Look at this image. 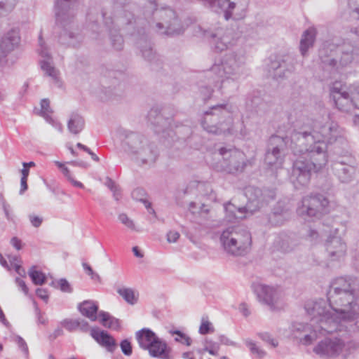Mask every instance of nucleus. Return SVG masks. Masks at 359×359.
I'll return each instance as SVG.
<instances>
[{
  "mask_svg": "<svg viewBox=\"0 0 359 359\" xmlns=\"http://www.w3.org/2000/svg\"><path fill=\"white\" fill-rule=\"evenodd\" d=\"M345 141L337 123L304 117L297 121L290 135V148L294 158L290 179L296 189L309 184L312 172L328 161L327 144Z\"/></svg>",
  "mask_w": 359,
  "mask_h": 359,
  "instance_id": "f257e3e1",
  "label": "nucleus"
},
{
  "mask_svg": "<svg viewBox=\"0 0 359 359\" xmlns=\"http://www.w3.org/2000/svg\"><path fill=\"white\" fill-rule=\"evenodd\" d=\"M136 6L133 4H126L123 0H116L112 6L110 14L102 13L105 26L109 33L111 45L116 50L123 48L124 41L118 33L125 29L131 35L144 34L146 26L162 36L175 37L184 34L187 29L177 13L170 6L160 8L154 1H149L143 8L144 18H134L133 11Z\"/></svg>",
  "mask_w": 359,
  "mask_h": 359,
  "instance_id": "f03ea898",
  "label": "nucleus"
},
{
  "mask_svg": "<svg viewBox=\"0 0 359 359\" xmlns=\"http://www.w3.org/2000/svg\"><path fill=\"white\" fill-rule=\"evenodd\" d=\"M329 306L325 302V311L332 319L337 320L339 327L348 328L356 335L359 334V304L354 282L351 278L339 277L332 280L327 293Z\"/></svg>",
  "mask_w": 359,
  "mask_h": 359,
  "instance_id": "7ed1b4c3",
  "label": "nucleus"
},
{
  "mask_svg": "<svg viewBox=\"0 0 359 359\" xmlns=\"http://www.w3.org/2000/svg\"><path fill=\"white\" fill-rule=\"evenodd\" d=\"M304 308L311 316L310 323L296 322L292 325V334L302 344L310 345L318 338V334L325 335L337 330V320L332 319L329 313H326L324 299L307 302Z\"/></svg>",
  "mask_w": 359,
  "mask_h": 359,
  "instance_id": "20e7f679",
  "label": "nucleus"
},
{
  "mask_svg": "<svg viewBox=\"0 0 359 359\" xmlns=\"http://www.w3.org/2000/svg\"><path fill=\"white\" fill-rule=\"evenodd\" d=\"M245 57L241 52H229L220 62L212 66L210 72L222 78L219 90L223 94H231L238 89V81L245 74Z\"/></svg>",
  "mask_w": 359,
  "mask_h": 359,
  "instance_id": "39448f33",
  "label": "nucleus"
},
{
  "mask_svg": "<svg viewBox=\"0 0 359 359\" xmlns=\"http://www.w3.org/2000/svg\"><path fill=\"white\" fill-rule=\"evenodd\" d=\"M75 11V0H56V23L61 29L58 41L67 46L76 47L83 41V36L74 23Z\"/></svg>",
  "mask_w": 359,
  "mask_h": 359,
  "instance_id": "423d86ee",
  "label": "nucleus"
},
{
  "mask_svg": "<svg viewBox=\"0 0 359 359\" xmlns=\"http://www.w3.org/2000/svg\"><path fill=\"white\" fill-rule=\"evenodd\" d=\"M122 147L131 160L139 165L151 166L158 156L156 144L140 133L124 131Z\"/></svg>",
  "mask_w": 359,
  "mask_h": 359,
  "instance_id": "0eeeda50",
  "label": "nucleus"
},
{
  "mask_svg": "<svg viewBox=\"0 0 359 359\" xmlns=\"http://www.w3.org/2000/svg\"><path fill=\"white\" fill-rule=\"evenodd\" d=\"M348 328L339 327V332L336 336L325 337L320 340L313 348V352L323 358H337L340 355L346 356L351 351L359 348V334L355 335Z\"/></svg>",
  "mask_w": 359,
  "mask_h": 359,
  "instance_id": "6e6552de",
  "label": "nucleus"
},
{
  "mask_svg": "<svg viewBox=\"0 0 359 359\" xmlns=\"http://www.w3.org/2000/svg\"><path fill=\"white\" fill-rule=\"evenodd\" d=\"M319 55L323 63L339 69L358 61L359 47L349 40L340 44L327 41L320 50Z\"/></svg>",
  "mask_w": 359,
  "mask_h": 359,
  "instance_id": "1a4fd4ad",
  "label": "nucleus"
},
{
  "mask_svg": "<svg viewBox=\"0 0 359 359\" xmlns=\"http://www.w3.org/2000/svg\"><path fill=\"white\" fill-rule=\"evenodd\" d=\"M219 241L225 253L233 257L247 255L252 242L251 233L243 226H227L220 232Z\"/></svg>",
  "mask_w": 359,
  "mask_h": 359,
  "instance_id": "9d476101",
  "label": "nucleus"
},
{
  "mask_svg": "<svg viewBox=\"0 0 359 359\" xmlns=\"http://www.w3.org/2000/svg\"><path fill=\"white\" fill-rule=\"evenodd\" d=\"M232 107L228 103L212 106L204 113L203 128L210 133L222 134L229 132L232 123Z\"/></svg>",
  "mask_w": 359,
  "mask_h": 359,
  "instance_id": "9b49d317",
  "label": "nucleus"
},
{
  "mask_svg": "<svg viewBox=\"0 0 359 359\" xmlns=\"http://www.w3.org/2000/svg\"><path fill=\"white\" fill-rule=\"evenodd\" d=\"M245 195L248 198L246 205L236 208L233 204L228 203L224 205L226 218L229 222H238L260 208L264 201L262 190L257 187H250L245 189Z\"/></svg>",
  "mask_w": 359,
  "mask_h": 359,
  "instance_id": "f8f14e48",
  "label": "nucleus"
},
{
  "mask_svg": "<svg viewBox=\"0 0 359 359\" xmlns=\"http://www.w3.org/2000/svg\"><path fill=\"white\" fill-rule=\"evenodd\" d=\"M297 211L304 219L315 222L330 212V201L320 194L306 196L303 198L302 205Z\"/></svg>",
  "mask_w": 359,
  "mask_h": 359,
  "instance_id": "ddd939ff",
  "label": "nucleus"
},
{
  "mask_svg": "<svg viewBox=\"0 0 359 359\" xmlns=\"http://www.w3.org/2000/svg\"><path fill=\"white\" fill-rule=\"evenodd\" d=\"M218 151L222 159L215 165L217 171L235 174L244 170L246 157L243 151L231 146L222 147Z\"/></svg>",
  "mask_w": 359,
  "mask_h": 359,
  "instance_id": "4468645a",
  "label": "nucleus"
},
{
  "mask_svg": "<svg viewBox=\"0 0 359 359\" xmlns=\"http://www.w3.org/2000/svg\"><path fill=\"white\" fill-rule=\"evenodd\" d=\"M290 137L272 135L268 141L267 149L265 154L266 164L276 167L280 166L285 156L287 147H290Z\"/></svg>",
  "mask_w": 359,
  "mask_h": 359,
  "instance_id": "2eb2a0df",
  "label": "nucleus"
},
{
  "mask_svg": "<svg viewBox=\"0 0 359 359\" xmlns=\"http://www.w3.org/2000/svg\"><path fill=\"white\" fill-rule=\"evenodd\" d=\"M331 170L339 182L348 184L355 179L357 163L351 155L339 156L332 162Z\"/></svg>",
  "mask_w": 359,
  "mask_h": 359,
  "instance_id": "dca6fc26",
  "label": "nucleus"
},
{
  "mask_svg": "<svg viewBox=\"0 0 359 359\" xmlns=\"http://www.w3.org/2000/svg\"><path fill=\"white\" fill-rule=\"evenodd\" d=\"M254 291L259 302L268 306L271 310L276 308L283 297V292L278 286L257 283L254 285Z\"/></svg>",
  "mask_w": 359,
  "mask_h": 359,
  "instance_id": "f3484780",
  "label": "nucleus"
},
{
  "mask_svg": "<svg viewBox=\"0 0 359 359\" xmlns=\"http://www.w3.org/2000/svg\"><path fill=\"white\" fill-rule=\"evenodd\" d=\"M325 246L327 257L332 261L341 260L346 255L347 245L339 235V229H335L334 231H330Z\"/></svg>",
  "mask_w": 359,
  "mask_h": 359,
  "instance_id": "a211bd4d",
  "label": "nucleus"
},
{
  "mask_svg": "<svg viewBox=\"0 0 359 359\" xmlns=\"http://www.w3.org/2000/svg\"><path fill=\"white\" fill-rule=\"evenodd\" d=\"M204 37L210 40V43L216 51L222 52L231 46L234 43L231 30L217 29L215 32L203 30Z\"/></svg>",
  "mask_w": 359,
  "mask_h": 359,
  "instance_id": "6ab92c4d",
  "label": "nucleus"
},
{
  "mask_svg": "<svg viewBox=\"0 0 359 359\" xmlns=\"http://www.w3.org/2000/svg\"><path fill=\"white\" fill-rule=\"evenodd\" d=\"M330 95L335 106L341 111L348 113L357 108L354 95L351 97L340 82L337 81L333 83L330 89Z\"/></svg>",
  "mask_w": 359,
  "mask_h": 359,
  "instance_id": "aec40b11",
  "label": "nucleus"
},
{
  "mask_svg": "<svg viewBox=\"0 0 359 359\" xmlns=\"http://www.w3.org/2000/svg\"><path fill=\"white\" fill-rule=\"evenodd\" d=\"M294 71L293 60L289 56L276 57L269 65V72L274 79L287 78Z\"/></svg>",
  "mask_w": 359,
  "mask_h": 359,
  "instance_id": "412c9836",
  "label": "nucleus"
},
{
  "mask_svg": "<svg viewBox=\"0 0 359 359\" xmlns=\"http://www.w3.org/2000/svg\"><path fill=\"white\" fill-rule=\"evenodd\" d=\"M148 119L156 133L165 132L171 127L172 122V118L165 117L158 107L151 109L148 114Z\"/></svg>",
  "mask_w": 359,
  "mask_h": 359,
  "instance_id": "4be33fe9",
  "label": "nucleus"
},
{
  "mask_svg": "<svg viewBox=\"0 0 359 359\" xmlns=\"http://www.w3.org/2000/svg\"><path fill=\"white\" fill-rule=\"evenodd\" d=\"M20 41V36L18 30L11 29L7 32L0 40V60L14 50Z\"/></svg>",
  "mask_w": 359,
  "mask_h": 359,
  "instance_id": "5701e85b",
  "label": "nucleus"
},
{
  "mask_svg": "<svg viewBox=\"0 0 359 359\" xmlns=\"http://www.w3.org/2000/svg\"><path fill=\"white\" fill-rule=\"evenodd\" d=\"M137 46L140 48L142 57L156 66L161 65V60L154 52L151 42L147 36H140L137 41Z\"/></svg>",
  "mask_w": 359,
  "mask_h": 359,
  "instance_id": "b1692460",
  "label": "nucleus"
},
{
  "mask_svg": "<svg viewBox=\"0 0 359 359\" xmlns=\"http://www.w3.org/2000/svg\"><path fill=\"white\" fill-rule=\"evenodd\" d=\"M39 45L41 46L39 54L43 58L40 62L41 68L46 75L51 77L55 82H57V70L53 66L50 55L48 50L43 47L41 36H39Z\"/></svg>",
  "mask_w": 359,
  "mask_h": 359,
  "instance_id": "393cba45",
  "label": "nucleus"
},
{
  "mask_svg": "<svg viewBox=\"0 0 359 359\" xmlns=\"http://www.w3.org/2000/svg\"><path fill=\"white\" fill-rule=\"evenodd\" d=\"M90 334L97 343L105 347L108 351L113 352L116 348L115 339L107 331L100 330L99 328H92Z\"/></svg>",
  "mask_w": 359,
  "mask_h": 359,
  "instance_id": "a878e982",
  "label": "nucleus"
},
{
  "mask_svg": "<svg viewBox=\"0 0 359 359\" xmlns=\"http://www.w3.org/2000/svg\"><path fill=\"white\" fill-rule=\"evenodd\" d=\"M188 209L192 215L201 218L202 220H210L214 216L212 210L205 201L190 202Z\"/></svg>",
  "mask_w": 359,
  "mask_h": 359,
  "instance_id": "bb28decb",
  "label": "nucleus"
},
{
  "mask_svg": "<svg viewBox=\"0 0 359 359\" xmlns=\"http://www.w3.org/2000/svg\"><path fill=\"white\" fill-rule=\"evenodd\" d=\"M195 187L202 196L207 198V200L210 201H214L216 199V194L213 191L210 184L208 182L196 180L191 181L190 182L189 186L186 189H183V194H188L189 189Z\"/></svg>",
  "mask_w": 359,
  "mask_h": 359,
  "instance_id": "cd10ccee",
  "label": "nucleus"
},
{
  "mask_svg": "<svg viewBox=\"0 0 359 359\" xmlns=\"http://www.w3.org/2000/svg\"><path fill=\"white\" fill-rule=\"evenodd\" d=\"M147 350L151 357L163 359L168 358L170 352V349L168 347L167 344L158 337L155 339V342L152 343Z\"/></svg>",
  "mask_w": 359,
  "mask_h": 359,
  "instance_id": "c85d7f7f",
  "label": "nucleus"
},
{
  "mask_svg": "<svg viewBox=\"0 0 359 359\" xmlns=\"http://www.w3.org/2000/svg\"><path fill=\"white\" fill-rule=\"evenodd\" d=\"M156 334L149 328H143L135 333V338L140 347L144 350L149 348L155 342Z\"/></svg>",
  "mask_w": 359,
  "mask_h": 359,
  "instance_id": "c756f323",
  "label": "nucleus"
},
{
  "mask_svg": "<svg viewBox=\"0 0 359 359\" xmlns=\"http://www.w3.org/2000/svg\"><path fill=\"white\" fill-rule=\"evenodd\" d=\"M78 309L83 316L89 318L91 321H95L97 320L98 305L95 302L85 300L79 304Z\"/></svg>",
  "mask_w": 359,
  "mask_h": 359,
  "instance_id": "7c9ffc66",
  "label": "nucleus"
},
{
  "mask_svg": "<svg viewBox=\"0 0 359 359\" xmlns=\"http://www.w3.org/2000/svg\"><path fill=\"white\" fill-rule=\"evenodd\" d=\"M85 126L84 118L77 113H72L67 122L69 131L74 135L80 133Z\"/></svg>",
  "mask_w": 359,
  "mask_h": 359,
  "instance_id": "2f4dec72",
  "label": "nucleus"
},
{
  "mask_svg": "<svg viewBox=\"0 0 359 359\" xmlns=\"http://www.w3.org/2000/svg\"><path fill=\"white\" fill-rule=\"evenodd\" d=\"M289 209L288 206L283 205L280 201L278 202L270 216V222H284L287 221V217L290 216Z\"/></svg>",
  "mask_w": 359,
  "mask_h": 359,
  "instance_id": "473e14b6",
  "label": "nucleus"
},
{
  "mask_svg": "<svg viewBox=\"0 0 359 359\" xmlns=\"http://www.w3.org/2000/svg\"><path fill=\"white\" fill-rule=\"evenodd\" d=\"M62 325L67 330L72 332L77 329L82 332H88L89 330L88 323L81 318L78 319H65L61 322Z\"/></svg>",
  "mask_w": 359,
  "mask_h": 359,
  "instance_id": "72a5a7b5",
  "label": "nucleus"
},
{
  "mask_svg": "<svg viewBox=\"0 0 359 359\" xmlns=\"http://www.w3.org/2000/svg\"><path fill=\"white\" fill-rule=\"evenodd\" d=\"M100 322L105 327L118 330L121 327L120 320L118 318L111 316L109 313L101 311L99 313Z\"/></svg>",
  "mask_w": 359,
  "mask_h": 359,
  "instance_id": "f704fd0d",
  "label": "nucleus"
},
{
  "mask_svg": "<svg viewBox=\"0 0 359 359\" xmlns=\"http://www.w3.org/2000/svg\"><path fill=\"white\" fill-rule=\"evenodd\" d=\"M315 39V30L309 29L306 30L300 41V51L304 55L309 48L313 46Z\"/></svg>",
  "mask_w": 359,
  "mask_h": 359,
  "instance_id": "c9c22d12",
  "label": "nucleus"
},
{
  "mask_svg": "<svg viewBox=\"0 0 359 359\" xmlns=\"http://www.w3.org/2000/svg\"><path fill=\"white\" fill-rule=\"evenodd\" d=\"M132 198L134 200L142 202L149 212H154L151 208V203L147 198V193L142 188H136L131 193Z\"/></svg>",
  "mask_w": 359,
  "mask_h": 359,
  "instance_id": "e433bc0d",
  "label": "nucleus"
},
{
  "mask_svg": "<svg viewBox=\"0 0 359 359\" xmlns=\"http://www.w3.org/2000/svg\"><path fill=\"white\" fill-rule=\"evenodd\" d=\"M117 292L129 304L134 305L137 302L138 294L131 288H118Z\"/></svg>",
  "mask_w": 359,
  "mask_h": 359,
  "instance_id": "4c0bfd02",
  "label": "nucleus"
},
{
  "mask_svg": "<svg viewBox=\"0 0 359 359\" xmlns=\"http://www.w3.org/2000/svg\"><path fill=\"white\" fill-rule=\"evenodd\" d=\"M36 266H33L29 271L28 273L32 282L35 285H41L46 283V275L41 271L35 269Z\"/></svg>",
  "mask_w": 359,
  "mask_h": 359,
  "instance_id": "58836bf2",
  "label": "nucleus"
},
{
  "mask_svg": "<svg viewBox=\"0 0 359 359\" xmlns=\"http://www.w3.org/2000/svg\"><path fill=\"white\" fill-rule=\"evenodd\" d=\"M15 0H6L0 1V15H5L11 13L15 8Z\"/></svg>",
  "mask_w": 359,
  "mask_h": 359,
  "instance_id": "ea45409f",
  "label": "nucleus"
},
{
  "mask_svg": "<svg viewBox=\"0 0 359 359\" xmlns=\"http://www.w3.org/2000/svg\"><path fill=\"white\" fill-rule=\"evenodd\" d=\"M170 333L172 335H177V337H175V340L177 342H180L183 344H185L187 346H190L191 344L192 340L191 339L186 335L184 333L180 330H170Z\"/></svg>",
  "mask_w": 359,
  "mask_h": 359,
  "instance_id": "a19ab883",
  "label": "nucleus"
},
{
  "mask_svg": "<svg viewBox=\"0 0 359 359\" xmlns=\"http://www.w3.org/2000/svg\"><path fill=\"white\" fill-rule=\"evenodd\" d=\"M41 115L46 118V120L52 123L53 121V118L48 115V114L52 113V110L50 108V102L48 99H43L41 102Z\"/></svg>",
  "mask_w": 359,
  "mask_h": 359,
  "instance_id": "79ce46f5",
  "label": "nucleus"
},
{
  "mask_svg": "<svg viewBox=\"0 0 359 359\" xmlns=\"http://www.w3.org/2000/svg\"><path fill=\"white\" fill-rule=\"evenodd\" d=\"M215 330L212 323L208 320H205L204 318H202L201 324L199 327V333L201 334H207L210 332H213Z\"/></svg>",
  "mask_w": 359,
  "mask_h": 359,
  "instance_id": "37998d69",
  "label": "nucleus"
},
{
  "mask_svg": "<svg viewBox=\"0 0 359 359\" xmlns=\"http://www.w3.org/2000/svg\"><path fill=\"white\" fill-rule=\"evenodd\" d=\"M245 344L249 347L250 351L253 354H257L259 357L262 358L265 355L266 353L263 350L259 348L256 344L251 340H246Z\"/></svg>",
  "mask_w": 359,
  "mask_h": 359,
  "instance_id": "c03bdc74",
  "label": "nucleus"
},
{
  "mask_svg": "<svg viewBox=\"0 0 359 359\" xmlns=\"http://www.w3.org/2000/svg\"><path fill=\"white\" fill-rule=\"evenodd\" d=\"M120 347L122 353L126 355L130 356L133 353V348L131 343L128 339H123L120 344Z\"/></svg>",
  "mask_w": 359,
  "mask_h": 359,
  "instance_id": "a18cd8bd",
  "label": "nucleus"
},
{
  "mask_svg": "<svg viewBox=\"0 0 359 359\" xmlns=\"http://www.w3.org/2000/svg\"><path fill=\"white\" fill-rule=\"evenodd\" d=\"M82 266L86 273L90 276L91 279L100 282V276L97 273L94 272V271L88 264L83 262Z\"/></svg>",
  "mask_w": 359,
  "mask_h": 359,
  "instance_id": "49530a36",
  "label": "nucleus"
},
{
  "mask_svg": "<svg viewBox=\"0 0 359 359\" xmlns=\"http://www.w3.org/2000/svg\"><path fill=\"white\" fill-rule=\"evenodd\" d=\"M57 285L60 290L63 292L71 293L72 288L69 282L65 278H61L58 280Z\"/></svg>",
  "mask_w": 359,
  "mask_h": 359,
  "instance_id": "de8ad7c7",
  "label": "nucleus"
},
{
  "mask_svg": "<svg viewBox=\"0 0 359 359\" xmlns=\"http://www.w3.org/2000/svg\"><path fill=\"white\" fill-rule=\"evenodd\" d=\"M259 337L264 341H266L271 344L273 347H276L278 346V342L271 337V335L267 333H259Z\"/></svg>",
  "mask_w": 359,
  "mask_h": 359,
  "instance_id": "09e8293b",
  "label": "nucleus"
},
{
  "mask_svg": "<svg viewBox=\"0 0 359 359\" xmlns=\"http://www.w3.org/2000/svg\"><path fill=\"white\" fill-rule=\"evenodd\" d=\"M213 93V90L208 86H203L201 88V93L203 95V99L206 101L209 100Z\"/></svg>",
  "mask_w": 359,
  "mask_h": 359,
  "instance_id": "8fccbe9b",
  "label": "nucleus"
},
{
  "mask_svg": "<svg viewBox=\"0 0 359 359\" xmlns=\"http://www.w3.org/2000/svg\"><path fill=\"white\" fill-rule=\"evenodd\" d=\"M265 103L259 97H253L251 100V106L257 111L261 110V106Z\"/></svg>",
  "mask_w": 359,
  "mask_h": 359,
  "instance_id": "3c124183",
  "label": "nucleus"
},
{
  "mask_svg": "<svg viewBox=\"0 0 359 359\" xmlns=\"http://www.w3.org/2000/svg\"><path fill=\"white\" fill-rule=\"evenodd\" d=\"M180 238V233L175 231H170L167 233V241L168 243H176Z\"/></svg>",
  "mask_w": 359,
  "mask_h": 359,
  "instance_id": "603ef678",
  "label": "nucleus"
},
{
  "mask_svg": "<svg viewBox=\"0 0 359 359\" xmlns=\"http://www.w3.org/2000/svg\"><path fill=\"white\" fill-rule=\"evenodd\" d=\"M16 342H17L18 346L24 352V353L25 355H27L28 354V347H27V344L25 341V340L20 337H17Z\"/></svg>",
  "mask_w": 359,
  "mask_h": 359,
  "instance_id": "864d4df0",
  "label": "nucleus"
},
{
  "mask_svg": "<svg viewBox=\"0 0 359 359\" xmlns=\"http://www.w3.org/2000/svg\"><path fill=\"white\" fill-rule=\"evenodd\" d=\"M36 294L39 298H41L43 301H45V302L48 301V294L47 290L43 289V288H38L36 290Z\"/></svg>",
  "mask_w": 359,
  "mask_h": 359,
  "instance_id": "5fc2aeb1",
  "label": "nucleus"
},
{
  "mask_svg": "<svg viewBox=\"0 0 359 359\" xmlns=\"http://www.w3.org/2000/svg\"><path fill=\"white\" fill-rule=\"evenodd\" d=\"M183 232L186 233L187 236L191 241L194 238L198 237V235L196 233V228L195 226H191V231H187L184 229Z\"/></svg>",
  "mask_w": 359,
  "mask_h": 359,
  "instance_id": "6e6d98bb",
  "label": "nucleus"
},
{
  "mask_svg": "<svg viewBox=\"0 0 359 359\" xmlns=\"http://www.w3.org/2000/svg\"><path fill=\"white\" fill-rule=\"evenodd\" d=\"M113 194V196L116 201H118L121 198V189L118 184H117L114 189H110Z\"/></svg>",
  "mask_w": 359,
  "mask_h": 359,
  "instance_id": "4d7b16f0",
  "label": "nucleus"
},
{
  "mask_svg": "<svg viewBox=\"0 0 359 359\" xmlns=\"http://www.w3.org/2000/svg\"><path fill=\"white\" fill-rule=\"evenodd\" d=\"M219 339L221 344L227 345V346H235L236 343L229 339L225 335H219Z\"/></svg>",
  "mask_w": 359,
  "mask_h": 359,
  "instance_id": "13d9d810",
  "label": "nucleus"
},
{
  "mask_svg": "<svg viewBox=\"0 0 359 359\" xmlns=\"http://www.w3.org/2000/svg\"><path fill=\"white\" fill-rule=\"evenodd\" d=\"M219 349V346L217 344H213L212 347H208L205 346L203 351L208 352L210 355H215L217 353V351Z\"/></svg>",
  "mask_w": 359,
  "mask_h": 359,
  "instance_id": "bf43d9fd",
  "label": "nucleus"
},
{
  "mask_svg": "<svg viewBox=\"0 0 359 359\" xmlns=\"http://www.w3.org/2000/svg\"><path fill=\"white\" fill-rule=\"evenodd\" d=\"M11 245L18 250L22 248V241L17 237H13L11 240Z\"/></svg>",
  "mask_w": 359,
  "mask_h": 359,
  "instance_id": "052dcab7",
  "label": "nucleus"
},
{
  "mask_svg": "<svg viewBox=\"0 0 359 359\" xmlns=\"http://www.w3.org/2000/svg\"><path fill=\"white\" fill-rule=\"evenodd\" d=\"M15 282L18 285V286L21 287L22 290L25 292V294L28 293V287H27L23 280H22L20 278H16Z\"/></svg>",
  "mask_w": 359,
  "mask_h": 359,
  "instance_id": "680f3d73",
  "label": "nucleus"
},
{
  "mask_svg": "<svg viewBox=\"0 0 359 359\" xmlns=\"http://www.w3.org/2000/svg\"><path fill=\"white\" fill-rule=\"evenodd\" d=\"M104 185L110 190L114 189L117 184L109 177H106Z\"/></svg>",
  "mask_w": 359,
  "mask_h": 359,
  "instance_id": "e2e57ef3",
  "label": "nucleus"
},
{
  "mask_svg": "<svg viewBox=\"0 0 359 359\" xmlns=\"http://www.w3.org/2000/svg\"><path fill=\"white\" fill-rule=\"evenodd\" d=\"M29 221L32 224L38 223L40 224L43 222V217H41L31 215H29Z\"/></svg>",
  "mask_w": 359,
  "mask_h": 359,
  "instance_id": "0e129e2a",
  "label": "nucleus"
},
{
  "mask_svg": "<svg viewBox=\"0 0 359 359\" xmlns=\"http://www.w3.org/2000/svg\"><path fill=\"white\" fill-rule=\"evenodd\" d=\"M27 179H25V177H21L20 184L21 189L20 190V194H22L27 189Z\"/></svg>",
  "mask_w": 359,
  "mask_h": 359,
  "instance_id": "69168bd1",
  "label": "nucleus"
},
{
  "mask_svg": "<svg viewBox=\"0 0 359 359\" xmlns=\"http://www.w3.org/2000/svg\"><path fill=\"white\" fill-rule=\"evenodd\" d=\"M63 334V330L58 327L57 329L55 330V331L53 332V334H50V337L52 339H56L57 337L62 335Z\"/></svg>",
  "mask_w": 359,
  "mask_h": 359,
  "instance_id": "338daca9",
  "label": "nucleus"
},
{
  "mask_svg": "<svg viewBox=\"0 0 359 359\" xmlns=\"http://www.w3.org/2000/svg\"><path fill=\"white\" fill-rule=\"evenodd\" d=\"M354 99L355 100V106L359 109V86L355 88V93L354 94Z\"/></svg>",
  "mask_w": 359,
  "mask_h": 359,
  "instance_id": "774afa93",
  "label": "nucleus"
}]
</instances>
